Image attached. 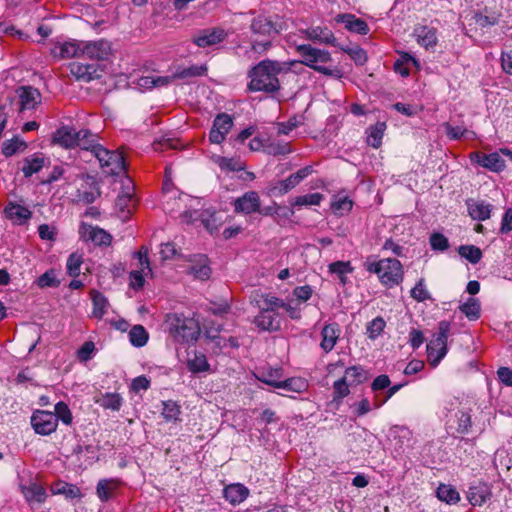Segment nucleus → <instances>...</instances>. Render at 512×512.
Listing matches in <instances>:
<instances>
[{"mask_svg":"<svg viewBox=\"0 0 512 512\" xmlns=\"http://www.w3.org/2000/svg\"><path fill=\"white\" fill-rule=\"evenodd\" d=\"M88 238L96 245L108 246L112 242V236L104 229L99 227L87 226Z\"/></svg>","mask_w":512,"mask_h":512,"instance_id":"c9c22d12","label":"nucleus"},{"mask_svg":"<svg viewBox=\"0 0 512 512\" xmlns=\"http://www.w3.org/2000/svg\"><path fill=\"white\" fill-rule=\"evenodd\" d=\"M450 329L451 325L448 321H440L438 323V332L434 334L427 344V358L433 367H436L447 354V340Z\"/></svg>","mask_w":512,"mask_h":512,"instance_id":"0eeeda50","label":"nucleus"},{"mask_svg":"<svg viewBox=\"0 0 512 512\" xmlns=\"http://www.w3.org/2000/svg\"><path fill=\"white\" fill-rule=\"evenodd\" d=\"M226 37V33L221 28H214L212 30H202L199 35L193 38V42L198 47H208L220 43Z\"/></svg>","mask_w":512,"mask_h":512,"instance_id":"a211bd4d","label":"nucleus"},{"mask_svg":"<svg viewBox=\"0 0 512 512\" xmlns=\"http://www.w3.org/2000/svg\"><path fill=\"white\" fill-rule=\"evenodd\" d=\"M165 322L169 333L177 341H196L199 336L200 327L193 318H187L178 313H171L166 316Z\"/></svg>","mask_w":512,"mask_h":512,"instance_id":"20e7f679","label":"nucleus"},{"mask_svg":"<svg viewBox=\"0 0 512 512\" xmlns=\"http://www.w3.org/2000/svg\"><path fill=\"white\" fill-rule=\"evenodd\" d=\"M306 34L312 41H318L323 44H330L332 46H338L334 34L331 30L326 27H312L307 29Z\"/></svg>","mask_w":512,"mask_h":512,"instance_id":"cd10ccee","label":"nucleus"},{"mask_svg":"<svg viewBox=\"0 0 512 512\" xmlns=\"http://www.w3.org/2000/svg\"><path fill=\"white\" fill-rule=\"evenodd\" d=\"M27 147V143L22 138L14 136L12 139L3 142L1 152L4 156L11 157L16 153L24 152Z\"/></svg>","mask_w":512,"mask_h":512,"instance_id":"473e14b6","label":"nucleus"},{"mask_svg":"<svg viewBox=\"0 0 512 512\" xmlns=\"http://www.w3.org/2000/svg\"><path fill=\"white\" fill-rule=\"evenodd\" d=\"M437 498L449 505L457 504L460 501V494L455 487L449 484H440L436 490Z\"/></svg>","mask_w":512,"mask_h":512,"instance_id":"7c9ffc66","label":"nucleus"},{"mask_svg":"<svg viewBox=\"0 0 512 512\" xmlns=\"http://www.w3.org/2000/svg\"><path fill=\"white\" fill-rule=\"evenodd\" d=\"M340 333L341 331L337 323L326 324L321 330V349L326 353L332 351L340 337Z\"/></svg>","mask_w":512,"mask_h":512,"instance_id":"f3484780","label":"nucleus"},{"mask_svg":"<svg viewBox=\"0 0 512 512\" xmlns=\"http://www.w3.org/2000/svg\"><path fill=\"white\" fill-rule=\"evenodd\" d=\"M189 273L199 280L208 279L210 277L211 270L207 265V258L201 255L198 263L190 266Z\"/></svg>","mask_w":512,"mask_h":512,"instance_id":"79ce46f5","label":"nucleus"},{"mask_svg":"<svg viewBox=\"0 0 512 512\" xmlns=\"http://www.w3.org/2000/svg\"><path fill=\"white\" fill-rule=\"evenodd\" d=\"M180 414V407L173 401L163 403L162 416L166 421H176Z\"/></svg>","mask_w":512,"mask_h":512,"instance_id":"052dcab7","label":"nucleus"},{"mask_svg":"<svg viewBox=\"0 0 512 512\" xmlns=\"http://www.w3.org/2000/svg\"><path fill=\"white\" fill-rule=\"evenodd\" d=\"M135 203L136 200L134 197V187L130 182H128L127 185L122 187V191L119 193L116 200V206L122 212L130 213L131 208L135 205Z\"/></svg>","mask_w":512,"mask_h":512,"instance_id":"bb28decb","label":"nucleus"},{"mask_svg":"<svg viewBox=\"0 0 512 512\" xmlns=\"http://www.w3.org/2000/svg\"><path fill=\"white\" fill-rule=\"evenodd\" d=\"M92 302H93V316L96 318H102L106 313V309L108 306V301L106 297L97 291H94L92 294Z\"/></svg>","mask_w":512,"mask_h":512,"instance_id":"a18cd8bd","label":"nucleus"},{"mask_svg":"<svg viewBox=\"0 0 512 512\" xmlns=\"http://www.w3.org/2000/svg\"><path fill=\"white\" fill-rule=\"evenodd\" d=\"M491 497L490 488L484 483L470 486L467 492V499L473 506H481Z\"/></svg>","mask_w":512,"mask_h":512,"instance_id":"a878e982","label":"nucleus"},{"mask_svg":"<svg viewBox=\"0 0 512 512\" xmlns=\"http://www.w3.org/2000/svg\"><path fill=\"white\" fill-rule=\"evenodd\" d=\"M188 368L191 372H194V373L204 372L209 369V364L204 355L195 354L192 359L188 360Z\"/></svg>","mask_w":512,"mask_h":512,"instance_id":"6e6d98bb","label":"nucleus"},{"mask_svg":"<svg viewBox=\"0 0 512 512\" xmlns=\"http://www.w3.org/2000/svg\"><path fill=\"white\" fill-rule=\"evenodd\" d=\"M297 61L279 62L265 59L253 66L248 77L251 79L248 89L251 92L274 93L280 88L278 75L286 74L297 65Z\"/></svg>","mask_w":512,"mask_h":512,"instance_id":"f257e3e1","label":"nucleus"},{"mask_svg":"<svg viewBox=\"0 0 512 512\" xmlns=\"http://www.w3.org/2000/svg\"><path fill=\"white\" fill-rule=\"evenodd\" d=\"M313 294V289L310 285H303L294 288L292 295L298 303L308 301Z\"/></svg>","mask_w":512,"mask_h":512,"instance_id":"774afa93","label":"nucleus"},{"mask_svg":"<svg viewBox=\"0 0 512 512\" xmlns=\"http://www.w3.org/2000/svg\"><path fill=\"white\" fill-rule=\"evenodd\" d=\"M321 193H311L302 196H298L292 202L293 206H318L323 200Z\"/></svg>","mask_w":512,"mask_h":512,"instance_id":"8fccbe9b","label":"nucleus"},{"mask_svg":"<svg viewBox=\"0 0 512 512\" xmlns=\"http://www.w3.org/2000/svg\"><path fill=\"white\" fill-rule=\"evenodd\" d=\"M282 378L281 368H268L261 372L259 380L263 383L278 388Z\"/></svg>","mask_w":512,"mask_h":512,"instance_id":"58836bf2","label":"nucleus"},{"mask_svg":"<svg viewBox=\"0 0 512 512\" xmlns=\"http://www.w3.org/2000/svg\"><path fill=\"white\" fill-rule=\"evenodd\" d=\"M367 271L377 274L382 284L394 286L399 284L403 278L402 264L394 258L381 259L379 261H367Z\"/></svg>","mask_w":512,"mask_h":512,"instance_id":"39448f33","label":"nucleus"},{"mask_svg":"<svg viewBox=\"0 0 512 512\" xmlns=\"http://www.w3.org/2000/svg\"><path fill=\"white\" fill-rule=\"evenodd\" d=\"M216 163L222 170L240 171L244 168V164L240 160L227 157H218Z\"/></svg>","mask_w":512,"mask_h":512,"instance_id":"13d9d810","label":"nucleus"},{"mask_svg":"<svg viewBox=\"0 0 512 512\" xmlns=\"http://www.w3.org/2000/svg\"><path fill=\"white\" fill-rule=\"evenodd\" d=\"M329 271L336 274L342 283L346 282V275L353 272V267L349 261H336L329 265Z\"/></svg>","mask_w":512,"mask_h":512,"instance_id":"c03bdc74","label":"nucleus"},{"mask_svg":"<svg viewBox=\"0 0 512 512\" xmlns=\"http://www.w3.org/2000/svg\"><path fill=\"white\" fill-rule=\"evenodd\" d=\"M54 415L57 418V422L60 420L65 425H70L73 421V416L70 408L65 402H58L55 405V413Z\"/></svg>","mask_w":512,"mask_h":512,"instance_id":"603ef678","label":"nucleus"},{"mask_svg":"<svg viewBox=\"0 0 512 512\" xmlns=\"http://www.w3.org/2000/svg\"><path fill=\"white\" fill-rule=\"evenodd\" d=\"M458 253L472 264L478 263L482 258V251L474 245H461L458 248Z\"/></svg>","mask_w":512,"mask_h":512,"instance_id":"37998d69","label":"nucleus"},{"mask_svg":"<svg viewBox=\"0 0 512 512\" xmlns=\"http://www.w3.org/2000/svg\"><path fill=\"white\" fill-rule=\"evenodd\" d=\"M99 406L112 411H119L122 406V397L118 393H105L95 400Z\"/></svg>","mask_w":512,"mask_h":512,"instance_id":"f704fd0d","label":"nucleus"},{"mask_svg":"<svg viewBox=\"0 0 512 512\" xmlns=\"http://www.w3.org/2000/svg\"><path fill=\"white\" fill-rule=\"evenodd\" d=\"M414 36L417 42L425 49L433 48L437 44L436 28L420 25L414 29Z\"/></svg>","mask_w":512,"mask_h":512,"instance_id":"412c9836","label":"nucleus"},{"mask_svg":"<svg viewBox=\"0 0 512 512\" xmlns=\"http://www.w3.org/2000/svg\"><path fill=\"white\" fill-rule=\"evenodd\" d=\"M149 339L148 332L141 325H135L129 332L130 343L135 347H143Z\"/></svg>","mask_w":512,"mask_h":512,"instance_id":"a19ab883","label":"nucleus"},{"mask_svg":"<svg viewBox=\"0 0 512 512\" xmlns=\"http://www.w3.org/2000/svg\"><path fill=\"white\" fill-rule=\"evenodd\" d=\"M335 21L337 23H343L345 28L350 32L358 33L361 35H366L369 32L368 24L353 14H338L335 17Z\"/></svg>","mask_w":512,"mask_h":512,"instance_id":"6ab92c4d","label":"nucleus"},{"mask_svg":"<svg viewBox=\"0 0 512 512\" xmlns=\"http://www.w3.org/2000/svg\"><path fill=\"white\" fill-rule=\"evenodd\" d=\"M87 151L94 155L103 172L108 175H119L126 170L123 155L118 151L109 150L98 143V136L96 134Z\"/></svg>","mask_w":512,"mask_h":512,"instance_id":"7ed1b4c3","label":"nucleus"},{"mask_svg":"<svg viewBox=\"0 0 512 512\" xmlns=\"http://www.w3.org/2000/svg\"><path fill=\"white\" fill-rule=\"evenodd\" d=\"M113 489L112 481L107 479H102L97 484V495L101 501H107L111 497V492Z\"/></svg>","mask_w":512,"mask_h":512,"instance_id":"69168bd1","label":"nucleus"},{"mask_svg":"<svg viewBox=\"0 0 512 512\" xmlns=\"http://www.w3.org/2000/svg\"><path fill=\"white\" fill-rule=\"evenodd\" d=\"M233 127V119L226 113L218 114L214 121L213 126L209 132V140L213 144H221L226 135Z\"/></svg>","mask_w":512,"mask_h":512,"instance_id":"f8f14e48","label":"nucleus"},{"mask_svg":"<svg viewBox=\"0 0 512 512\" xmlns=\"http://www.w3.org/2000/svg\"><path fill=\"white\" fill-rule=\"evenodd\" d=\"M507 158L512 163V151L503 148L489 154H482L480 152H473L470 155L472 162L479 164L489 171L499 173L506 168Z\"/></svg>","mask_w":512,"mask_h":512,"instance_id":"1a4fd4ad","label":"nucleus"},{"mask_svg":"<svg viewBox=\"0 0 512 512\" xmlns=\"http://www.w3.org/2000/svg\"><path fill=\"white\" fill-rule=\"evenodd\" d=\"M250 28L254 34L261 36H271L279 33L277 24L265 15H258L253 18Z\"/></svg>","mask_w":512,"mask_h":512,"instance_id":"aec40b11","label":"nucleus"},{"mask_svg":"<svg viewBox=\"0 0 512 512\" xmlns=\"http://www.w3.org/2000/svg\"><path fill=\"white\" fill-rule=\"evenodd\" d=\"M82 43L77 42H65L60 46V56L62 58L77 57L81 54Z\"/></svg>","mask_w":512,"mask_h":512,"instance_id":"864d4df0","label":"nucleus"},{"mask_svg":"<svg viewBox=\"0 0 512 512\" xmlns=\"http://www.w3.org/2000/svg\"><path fill=\"white\" fill-rule=\"evenodd\" d=\"M343 377L350 384H360L368 379V373L363 367L356 365L348 367Z\"/></svg>","mask_w":512,"mask_h":512,"instance_id":"4c0bfd02","label":"nucleus"},{"mask_svg":"<svg viewBox=\"0 0 512 512\" xmlns=\"http://www.w3.org/2000/svg\"><path fill=\"white\" fill-rule=\"evenodd\" d=\"M22 492L29 503L41 504L45 501L47 496L45 489L37 483L22 487Z\"/></svg>","mask_w":512,"mask_h":512,"instance_id":"2f4dec72","label":"nucleus"},{"mask_svg":"<svg viewBox=\"0 0 512 512\" xmlns=\"http://www.w3.org/2000/svg\"><path fill=\"white\" fill-rule=\"evenodd\" d=\"M341 50L347 53L357 65H363L367 61V54L365 50L359 46H355L353 48L341 47Z\"/></svg>","mask_w":512,"mask_h":512,"instance_id":"680f3d73","label":"nucleus"},{"mask_svg":"<svg viewBox=\"0 0 512 512\" xmlns=\"http://www.w3.org/2000/svg\"><path fill=\"white\" fill-rule=\"evenodd\" d=\"M47 164H49V158L45 157L43 153L37 152L23 159L21 171L28 178L39 173Z\"/></svg>","mask_w":512,"mask_h":512,"instance_id":"dca6fc26","label":"nucleus"},{"mask_svg":"<svg viewBox=\"0 0 512 512\" xmlns=\"http://www.w3.org/2000/svg\"><path fill=\"white\" fill-rule=\"evenodd\" d=\"M447 422L460 434H467L472 426L470 412L465 409H458Z\"/></svg>","mask_w":512,"mask_h":512,"instance_id":"5701e85b","label":"nucleus"},{"mask_svg":"<svg viewBox=\"0 0 512 512\" xmlns=\"http://www.w3.org/2000/svg\"><path fill=\"white\" fill-rule=\"evenodd\" d=\"M4 213L8 219L17 225L24 224L32 216V212L27 207L15 203H9L4 209Z\"/></svg>","mask_w":512,"mask_h":512,"instance_id":"b1692460","label":"nucleus"},{"mask_svg":"<svg viewBox=\"0 0 512 512\" xmlns=\"http://www.w3.org/2000/svg\"><path fill=\"white\" fill-rule=\"evenodd\" d=\"M446 134L452 140L473 139L475 137L474 131L462 128L460 126L451 125L446 126Z\"/></svg>","mask_w":512,"mask_h":512,"instance_id":"de8ad7c7","label":"nucleus"},{"mask_svg":"<svg viewBox=\"0 0 512 512\" xmlns=\"http://www.w3.org/2000/svg\"><path fill=\"white\" fill-rule=\"evenodd\" d=\"M111 53L110 43L106 40L82 43L81 54L98 61L105 60Z\"/></svg>","mask_w":512,"mask_h":512,"instance_id":"2eb2a0df","label":"nucleus"},{"mask_svg":"<svg viewBox=\"0 0 512 512\" xmlns=\"http://www.w3.org/2000/svg\"><path fill=\"white\" fill-rule=\"evenodd\" d=\"M386 322L382 317H376L367 325L366 333L369 339L375 340L383 332Z\"/></svg>","mask_w":512,"mask_h":512,"instance_id":"3c124183","label":"nucleus"},{"mask_svg":"<svg viewBox=\"0 0 512 512\" xmlns=\"http://www.w3.org/2000/svg\"><path fill=\"white\" fill-rule=\"evenodd\" d=\"M279 308H282L286 311V313L288 314V316L292 319V320H299L301 319V307L299 305L298 302L294 303L293 301H290V302H285L283 299H282V305L281 306H278V309Z\"/></svg>","mask_w":512,"mask_h":512,"instance_id":"0e129e2a","label":"nucleus"},{"mask_svg":"<svg viewBox=\"0 0 512 512\" xmlns=\"http://www.w3.org/2000/svg\"><path fill=\"white\" fill-rule=\"evenodd\" d=\"M468 212L472 219L484 221L490 217L491 205L484 201L468 202Z\"/></svg>","mask_w":512,"mask_h":512,"instance_id":"c756f323","label":"nucleus"},{"mask_svg":"<svg viewBox=\"0 0 512 512\" xmlns=\"http://www.w3.org/2000/svg\"><path fill=\"white\" fill-rule=\"evenodd\" d=\"M387 126L385 121H378L375 125L367 128V144L377 149L382 144V139Z\"/></svg>","mask_w":512,"mask_h":512,"instance_id":"c85d7f7f","label":"nucleus"},{"mask_svg":"<svg viewBox=\"0 0 512 512\" xmlns=\"http://www.w3.org/2000/svg\"><path fill=\"white\" fill-rule=\"evenodd\" d=\"M352 200L347 196H335L331 202V209L335 215L343 216L351 211Z\"/></svg>","mask_w":512,"mask_h":512,"instance_id":"e433bc0d","label":"nucleus"},{"mask_svg":"<svg viewBox=\"0 0 512 512\" xmlns=\"http://www.w3.org/2000/svg\"><path fill=\"white\" fill-rule=\"evenodd\" d=\"M83 263V256L78 252L72 253L66 263L67 273L71 277H77L80 274L81 265Z\"/></svg>","mask_w":512,"mask_h":512,"instance_id":"09e8293b","label":"nucleus"},{"mask_svg":"<svg viewBox=\"0 0 512 512\" xmlns=\"http://www.w3.org/2000/svg\"><path fill=\"white\" fill-rule=\"evenodd\" d=\"M312 173V167L306 166L296 173L291 174L288 178L279 182V187H275L273 190L278 189L279 194H285L296 185H298L303 179Z\"/></svg>","mask_w":512,"mask_h":512,"instance_id":"4be33fe9","label":"nucleus"},{"mask_svg":"<svg viewBox=\"0 0 512 512\" xmlns=\"http://www.w3.org/2000/svg\"><path fill=\"white\" fill-rule=\"evenodd\" d=\"M259 313L254 317L255 326L267 332H276L281 329L282 317L279 314L278 306L282 305V299L271 294H261L255 299Z\"/></svg>","mask_w":512,"mask_h":512,"instance_id":"f03ea898","label":"nucleus"},{"mask_svg":"<svg viewBox=\"0 0 512 512\" xmlns=\"http://www.w3.org/2000/svg\"><path fill=\"white\" fill-rule=\"evenodd\" d=\"M249 489L240 483H234L226 486L223 490L224 497L232 505H238L247 499Z\"/></svg>","mask_w":512,"mask_h":512,"instance_id":"393cba45","label":"nucleus"},{"mask_svg":"<svg viewBox=\"0 0 512 512\" xmlns=\"http://www.w3.org/2000/svg\"><path fill=\"white\" fill-rule=\"evenodd\" d=\"M429 241L433 250L445 251L449 247L448 239L441 233H433Z\"/></svg>","mask_w":512,"mask_h":512,"instance_id":"338daca9","label":"nucleus"},{"mask_svg":"<svg viewBox=\"0 0 512 512\" xmlns=\"http://www.w3.org/2000/svg\"><path fill=\"white\" fill-rule=\"evenodd\" d=\"M296 50L302 56L303 59L296 60L299 63L293 66V68L306 65L323 74H331V71L326 67L317 65V63H327L331 60V55L328 51L317 49L312 47L311 45L306 44L298 45L296 47Z\"/></svg>","mask_w":512,"mask_h":512,"instance_id":"6e6552de","label":"nucleus"},{"mask_svg":"<svg viewBox=\"0 0 512 512\" xmlns=\"http://www.w3.org/2000/svg\"><path fill=\"white\" fill-rule=\"evenodd\" d=\"M94 135L89 130L75 131L71 127L63 126L53 134V142L66 149L80 147L83 150H87Z\"/></svg>","mask_w":512,"mask_h":512,"instance_id":"423d86ee","label":"nucleus"},{"mask_svg":"<svg viewBox=\"0 0 512 512\" xmlns=\"http://www.w3.org/2000/svg\"><path fill=\"white\" fill-rule=\"evenodd\" d=\"M260 197L255 191H248L234 201V211L242 214H252L259 211Z\"/></svg>","mask_w":512,"mask_h":512,"instance_id":"4468645a","label":"nucleus"},{"mask_svg":"<svg viewBox=\"0 0 512 512\" xmlns=\"http://www.w3.org/2000/svg\"><path fill=\"white\" fill-rule=\"evenodd\" d=\"M60 281L57 279L54 270H48L37 279V285L40 288L57 287Z\"/></svg>","mask_w":512,"mask_h":512,"instance_id":"bf43d9fd","label":"nucleus"},{"mask_svg":"<svg viewBox=\"0 0 512 512\" xmlns=\"http://www.w3.org/2000/svg\"><path fill=\"white\" fill-rule=\"evenodd\" d=\"M390 436L398 440L400 447H402L404 444L410 443L412 432L405 426L395 425L390 429Z\"/></svg>","mask_w":512,"mask_h":512,"instance_id":"49530a36","label":"nucleus"},{"mask_svg":"<svg viewBox=\"0 0 512 512\" xmlns=\"http://www.w3.org/2000/svg\"><path fill=\"white\" fill-rule=\"evenodd\" d=\"M148 274H151V272H148L146 268L131 271L129 274L130 286L135 290L141 289L145 283L144 276Z\"/></svg>","mask_w":512,"mask_h":512,"instance_id":"4d7b16f0","label":"nucleus"},{"mask_svg":"<svg viewBox=\"0 0 512 512\" xmlns=\"http://www.w3.org/2000/svg\"><path fill=\"white\" fill-rule=\"evenodd\" d=\"M410 295L418 302H424L430 299V293L426 288L425 281L421 278L417 284L411 289Z\"/></svg>","mask_w":512,"mask_h":512,"instance_id":"5fc2aeb1","label":"nucleus"},{"mask_svg":"<svg viewBox=\"0 0 512 512\" xmlns=\"http://www.w3.org/2000/svg\"><path fill=\"white\" fill-rule=\"evenodd\" d=\"M308 387L307 382L303 378H288L285 380H281L278 389H283L285 391L301 393L305 391Z\"/></svg>","mask_w":512,"mask_h":512,"instance_id":"ea45409f","label":"nucleus"},{"mask_svg":"<svg viewBox=\"0 0 512 512\" xmlns=\"http://www.w3.org/2000/svg\"><path fill=\"white\" fill-rule=\"evenodd\" d=\"M459 310L471 321H475L480 317L481 305L477 298L469 297L460 304Z\"/></svg>","mask_w":512,"mask_h":512,"instance_id":"72a5a7b5","label":"nucleus"},{"mask_svg":"<svg viewBox=\"0 0 512 512\" xmlns=\"http://www.w3.org/2000/svg\"><path fill=\"white\" fill-rule=\"evenodd\" d=\"M207 71L205 66L191 65L189 67L177 66L174 71L165 76H153L154 88L164 87L174 83L177 80L189 79L204 75Z\"/></svg>","mask_w":512,"mask_h":512,"instance_id":"9d476101","label":"nucleus"},{"mask_svg":"<svg viewBox=\"0 0 512 512\" xmlns=\"http://www.w3.org/2000/svg\"><path fill=\"white\" fill-rule=\"evenodd\" d=\"M303 124L302 116H294L290 118L287 122H282L278 124V133L283 135H288L290 131L294 128Z\"/></svg>","mask_w":512,"mask_h":512,"instance_id":"e2e57ef3","label":"nucleus"},{"mask_svg":"<svg viewBox=\"0 0 512 512\" xmlns=\"http://www.w3.org/2000/svg\"><path fill=\"white\" fill-rule=\"evenodd\" d=\"M31 425L35 433L43 436L52 434L58 426L54 413L44 410H37L32 414Z\"/></svg>","mask_w":512,"mask_h":512,"instance_id":"9b49d317","label":"nucleus"},{"mask_svg":"<svg viewBox=\"0 0 512 512\" xmlns=\"http://www.w3.org/2000/svg\"><path fill=\"white\" fill-rule=\"evenodd\" d=\"M70 72L77 80L89 82L101 77L104 65L74 62L70 64Z\"/></svg>","mask_w":512,"mask_h":512,"instance_id":"ddd939ff","label":"nucleus"}]
</instances>
